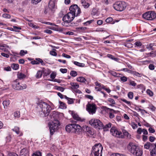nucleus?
Wrapping results in <instances>:
<instances>
[{"instance_id": "f257e3e1", "label": "nucleus", "mask_w": 156, "mask_h": 156, "mask_svg": "<svg viewBox=\"0 0 156 156\" xmlns=\"http://www.w3.org/2000/svg\"><path fill=\"white\" fill-rule=\"evenodd\" d=\"M37 108L41 116H46L49 114L51 106L45 102H41L38 104Z\"/></svg>"}, {"instance_id": "f03ea898", "label": "nucleus", "mask_w": 156, "mask_h": 156, "mask_svg": "<svg viewBox=\"0 0 156 156\" xmlns=\"http://www.w3.org/2000/svg\"><path fill=\"white\" fill-rule=\"evenodd\" d=\"M128 149L133 154L136 156H141L143 154L142 150L138 146L132 143H130L128 146Z\"/></svg>"}, {"instance_id": "7ed1b4c3", "label": "nucleus", "mask_w": 156, "mask_h": 156, "mask_svg": "<svg viewBox=\"0 0 156 156\" xmlns=\"http://www.w3.org/2000/svg\"><path fill=\"white\" fill-rule=\"evenodd\" d=\"M66 130L69 133H79L82 130L81 127L79 125L76 124H69L66 127Z\"/></svg>"}, {"instance_id": "20e7f679", "label": "nucleus", "mask_w": 156, "mask_h": 156, "mask_svg": "<svg viewBox=\"0 0 156 156\" xmlns=\"http://www.w3.org/2000/svg\"><path fill=\"white\" fill-rule=\"evenodd\" d=\"M103 149L101 144H95L92 148L90 156H102Z\"/></svg>"}, {"instance_id": "39448f33", "label": "nucleus", "mask_w": 156, "mask_h": 156, "mask_svg": "<svg viewBox=\"0 0 156 156\" xmlns=\"http://www.w3.org/2000/svg\"><path fill=\"white\" fill-rule=\"evenodd\" d=\"M74 17L73 14L69 12L63 17L62 20L63 22L62 23V25L66 27L68 26L69 23L73 20Z\"/></svg>"}, {"instance_id": "423d86ee", "label": "nucleus", "mask_w": 156, "mask_h": 156, "mask_svg": "<svg viewBox=\"0 0 156 156\" xmlns=\"http://www.w3.org/2000/svg\"><path fill=\"white\" fill-rule=\"evenodd\" d=\"M89 123L92 126L98 129H101L103 127L102 122L98 119H92L89 121Z\"/></svg>"}, {"instance_id": "0eeeda50", "label": "nucleus", "mask_w": 156, "mask_h": 156, "mask_svg": "<svg viewBox=\"0 0 156 156\" xmlns=\"http://www.w3.org/2000/svg\"><path fill=\"white\" fill-rule=\"evenodd\" d=\"M50 131L51 135H52L58 129L59 126L58 121H53L49 124Z\"/></svg>"}, {"instance_id": "6e6552de", "label": "nucleus", "mask_w": 156, "mask_h": 156, "mask_svg": "<svg viewBox=\"0 0 156 156\" xmlns=\"http://www.w3.org/2000/svg\"><path fill=\"white\" fill-rule=\"evenodd\" d=\"M126 6V4L125 2L121 1L116 2L113 5V7L115 9L120 12L124 10Z\"/></svg>"}, {"instance_id": "1a4fd4ad", "label": "nucleus", "mask_w": 156, "mask_h": 156, "mask_svg": "<svg viewBox=\"0 0 156 156\" xmlns=\"http://www.w3.org/2000/svg\"><path fill=\"white\" fill-rule=\"evenodd\" d=\"M70 12L75 17L78 16L81 13L80 9L76 4L71 5L69 8Z\"/></svg>"}, {"instance_id": "9d476101", "label": "nucleus", "mask_w": 156, "mask_h": 156, "mask_svg": "<svg viewBox=\"0 0 156 156\" xmlns=\"http://www.w3.org/2000/svg\"><path fill=\"white\" fill-rule=\"evenodd\" d=\"M12 87L13 89L18 90H23L27 88L26 84L20 85L18 80H16L12 82Z\"/></svg>"}, {"instance_id": "9b49d317", "label": "nucleus", "mask_w": 156, "mask_h": 156, "mask_svg": "<svg viewBox=\"0 0 156 156\" xmlns=\"http://www.w3.org/2000/svg\"><path fill=\"white\" fill-rule=\"evenodd\" d=\"M143 17L147 20H151L155 18L156 14L154 11H149L144 13Z\"/></svg>"}, {"instance_id": "f8f14e48", "label": "nucleus", "mask_w": 156, "mask_h": 156, "mask_svg": "<svg viewBox=\"0 0 156 156\" xmlns=\"http://www.w3.org/2000/svg\"><path fill=\"white\" fill-rule=\"evenodd\" d=\"M86 109L90 114L93 115L96 112L97 106L94 103H88L86 106Z\"/></svg>"}, {"instance_id": "ddd939ff", "label": "nucleus", "mask_w": 156, "mask_h": 156, "mask_svg": "<svg viewBox=\"0 0 156 156\" xmlns=\"http://www.w3.org/2000/svg\"><path fill=\"white\" fill-rule=\"evenodd\" d=\"M110 132L113 136L116 137L121 138H123L124 137L122 133L118 131L115 128H112L110 130Z\"/></svg>"}, {"instance_id": "4468645a", "label": "nucleus", "mask_w": 156, "mask_h": 156, "mask_svg": "<svg viewBox=\"0 0 156 156\" xmlns=\"http://www.w3.org/2000/svg\"><path fill=\"white\" fill-rule=\"evenodd\" d=\"M59 112L56 111L52 112L50 114V116L51 119H53V121H55L56 120L58 121V119L59 118Z\"/></svg>"}, {"instance_id": "2eb2a0df", "label": "nucleus", "mask_w": 156, "mask_h": 156, "mask_svg": "<svg viewBox=\"0 0 156 156\" xmlns=\"http://www.w3.org/2000/svg\"><path fill=\"white\" fill-rule=\"evenodd\" d=\"M154 146V144L152 143L149 142H147L144 144V147L145 149L147 150H151L152 148Z\"/></svg>"}, {"instance_id": "dca6fc26", "label": "nucleus", "mask_w": 156, "mask_h": 156, "mask_svg": "<svg viewBox=\"0 0 156 156\" xmlns=\"http://www.w3.org/2000/svg\"><path fill=\"white\" fill-rule=\"evenodd\" d=\"M12 130L15 132L17 134L19 135L20 136H22L23 135L22 132L20 130V128L18 126H15L12 129Z\"/></svg>"}, {"instance_id": "f3484780", "label": "nucleus", "mask_w": 156, "mask_h": 156, "mask_svg": "<svg viewBox=\"0 0 156 156\" xmlns=\"http://www.w3.org/2000/svg\"><path fill=\"white\" fill-rule=\"evenodd\" d=\"M85 128H86L85 129H84V131L86 132V133L88 136L93 134V132L90 127L87 126H85Z\"/></svg>"}, {"instance_id": "a211bd4d", "label": "nucleus", "mask_w": 156, "mask_h": 156, "mask_svg": "<svg viewBox=\"0 0 156 156\" xmlns=\"http://www.w3.org/2000/svg\"><path fill=\"white\" fill-rule=\"evenodd\" d=\"M20 155H24L25 156H29L28 150L26 148H23L20 152Z\"/></svg>"}, {"instance_id": "6ab92c4d", "label": "nucleus", "mask_w": 156, "mask_h": 156, "mask_svg": "<svg viewBox=\"0 0 156 156\" xmlns=\"http://www.w3.org/2000/svg\"><path fill=\"white\" fill-rule=\"evenodd\" d=\"M55 3L54 1H50L48 4V7L50 9L53 11V9L55 8Z\"/></svg>"}, {"instance_id": "aec40b11", "label": "nucleus", "mask_w": 156, "mask_h": 156, "mask_svg": "<svg viewBox=\"0 0 156 156\" xmlns=\"http://www.w3.org/2000/svg\"><path fill=\"white\" fill-rule=\"evenodd\" d=\"M42 72L44 74V76H48L51 73L50 70L48 69H43L42 70Z\"/></svg>"}, {"instance_id": "412c9836", "label": "nucleus", "mask_w": 156, "mask_h": 156, "mask_svg": "<svg viewBox=\"0 0 156 156\" xmlns=\"http://www.w3.org/2000/svg\"><path fill=\"white\" fill-rule=\"evenodd\" d=\"M70 84L72 87V89L73 90L74 89H77L79 87V84L76 83H71Z\"/></svg>"}, {"instance_id": "4be33fe9", "label": "nucleus", "mask_w": 156, "mask_h": 156, "mask_svg": "<svg viewBox=\"0 0 156 156\" xmlns=\"http://www.w3.org/2000/svg\"><path fill=\"white\" fill-rule=\"evenodd\" d=\"M150 151V155L151 156H156V148L154 147Z\"/></svg>"}, {"instance_id": "5701e85b", "label": "nucleus", "mask_w": 156, "mask_h": 156, "mask_svg": "<svg viewBox=\"0 0 156 156\" xmlns=\"http://www.w3.org/2000/svg\"><path fill=\"white\" fill-rule=\"evenodd\" d=\"M130 72H131L130 73L132 74L133 75H134L138 77H141L143 75V74H142L139 73L136 71H130Z\"/></svg>"}, {"instance_id": "b1692460", "label": "nucleus", "mask_w": 156, "mask_h": 156, "mask_svg": "<svg viewBox=\"0 0 156 156\" xmlns=\"http://www.w3.org/2000/svg\"><path fill=\"white\" fill-rule=\"evenodd\" d=\"M72 115L73 118L76 120L78 121H80L81 120L79 116L78 115L75 113H72Z\"/></svg>"}, {"instance_id": "393cba45", "label": "nucleus", "mask_w": 156, "mask_h": 156, "mask_svg": "<svg viewBox=\"0 0 156 156\" xmlns=\"http://www.w3.org/2000/svg\"><path fill=\"white\" fill-rule=\"evenodd\" d=\"M76 80L78 82L82 83H85L86 81V79L82 76L78 77L76 79Z\"/></svg>"}, {"instance_id": "a878e982", "label": "nucleus", "mask_w": 156, "mask_h": 156, "mask_svg": "<svg viewBox=\"0 0 156 156\" xmlns=\"http://www.w3.org/2000/svg\"><path fill=\"white\" fill-rule=\"evenodd\" d=\"M59 103L60 104L59 107L61 109H66V104L61 101H59Z\"/></svg>"}, {"instance_id": "bb28decb", "label": "nucleus", "mask_w": 156, "mask_h": 156, "mask_svg": "<svg viewBox=\"0 0 156 156\" xmlns=\"http://www.w3.org/2000/svg\"><path fill=\"white\" fill-rule=\"evenodd\" d=\"M10 101L9 100H7L3 101V104L4 108L7 107L10 104Z\"/></svg>"}, {"instance_id": "cd10ccee", "label": "nucleus", "mask_w": 156, "mask_h": 156, "mask_svg": "<svg viewBox=\"0 0 156 156\" xmlns=\"http://www.w3.org/2000/svg\"><path fill=\"white\" fill-rule=\"evenodd\" d=\"M17 75L18 78L20 79L24 78L26 77V76L24 74L22 73H18Z\"/></svg>"}, {"instance_id": "c85d7f7f", "label": "nucleus", "mask_w": 156, "mask_h": 156, "mask_svg": "<svg viewBox=\"0 0 156 156\" xmlns=\"http://www.w3.org/2000/svg\"><path fill=\"white\" fill-rule=\"evenodd\" d=\"M154 45V43H150L147 46V48L149 50H154L153 47Z\"/></svg>"}, {"instance_id": "c756f323", "label": "nucleus", "mask_w": 156, "mask_h": 156, "mask_svg": "<svg viewBox=\"0 0 156 156\" xmlns=\"http://www.w3.org/2000/svg\"><path fill=\"white\" fill-rule=\"evenodd\" d=\"M42 71H40L39 70L37 71V74L36 75V77L37 78L39 79L41 78L42 75Z\"/></svg>"}, {"instance_id": "7c9ffc66", "label": "nucleus", "mask_w": 156, "mask_h": 156, "mask_svg": "<svg viewBox=\"0 0 156 156\" xmlns=\"http://www.w3.org/2000/svg\"><path fill=\"white\" fill-rule=\"evenodd\" d=\"M73 63L75 65L79 67H83L85 66V64L84 63H80L76 61H74Z\"/></svg>"}, {"instance_id": "2f4dec72", "label": "nucleus", "mask_w": 156, "mask_h": 156, "mask_svg": "<svg viewBox=\"0 0 156 156\" xmlns=\"http://www.w3.org/2000/svg\"><path fill=\"white\" fill-rule=\"evenodd\" d=\"M112 125V124L111 123H109L106 125L105 126H104L102 129H104V130L107 131L108 130V129L110 128Z\"/></svg>"}, {"instance_id": "473e14b6", "label": "nucleus", "mask_w": 156, "mask_h": 156, "mask_svg": "<svg viewBox=\"0 0 156 156\" xmlns=\"http://www.w3.org/2000/svg\"><path fill=\"white\" fill-rule=\"evenodd\" d=\"M11 67L13 69L16 70L18 69L19 65L18 64L13 63Z\"/></svg>"}, {"instance_id": "72a5a7b5", "label": "nucleus", "mask_w": 156, "mask_h": 156, "mask_svg": "<svg viewBox=\"0 0 156 156\" xmlns=\"http://www.w3.org/2000/svg\"><path fill=\"white\" fill-rule=\"evenodd\" d=\"M147 55L150 56H152V55H153L152 56V57L156 56V50L154 51H152L150 53L147 54Z\"/></svg>"}, {"instance_id": "f704fd0d", "label": "nucleus", "mask_w": 156, "mask_h": 156, "mask_svg": "<svg viewBox=\"0 0 156 156\" xmlns=\"http://www.w3.org/2000/svg\"><path fill=\"white\" fill-rule=\"evenodd\" d=\"M38 59L39 58H36L35 60H33L31 62V63L33 65H37L39 64V60Z\"/></svg>"}, {"instance_id": "c9c22d12", "label": "nucleus", "mask_w": 156, "mask_h": 156, "mask_svg": "<svg viewBox=\"0 0 156 156\" xmlns=\"http://www.w3.org/2000/svg\"><path fill=\"white\" fill-rule=\"evenodd\" d=\"M20 112L19 111H17L14 113V115L15 118H19L20 117Z\"/></svg>"}, {"instance_id": "e433bc0d", "label": "nucleus", "mask_w": 156, "mask_h": 156, "mask_svg": "<svg viewBox=\"0 0 156 156\" xmlns=\"http://www.w3.org/2000/svg\"><path fill=\"white\" fill-rule=\"evenodd\" d=\"M70 75L72 76L75 77L77 75V73L76 71L72 70L70 72Z\"/></svg>"}, {"instance_id": "4c0bfd02", "label": "nucleus", "mask_w": 156, "mask_h": 156, "mask_svg": "<svg viewBox=\"0 0 156 156\" xmlns=\"http://www.w3.org/2000/svg\"><path fill=\"white\" fill-rule=\"evenodd\" d=\"M147 94L149 95L150 96H152L153 95V92L150 89H147L146 91Z\"/></svg>"}, {"instance_id": "58836bf2", "label": "nucleus", "mask_w": 156, "mask_h": 156, "mask_svg": "<svg viewBox=\"0 0 156 156\" xmlns=\"http://www.w3.org/2000/svg\"><path fill=\"white\" fill-rule=\"evenodd\" d=\"M133 94L132 92H130L128 94V97L130 99H132L133 98Z\"/></svg>"}, {"instance_id": "ea45409f", "label": "nucleus", "mask_w": 156, "mask_h": 156, "mask_svg": "<svg viewBox=\"0 0 156 156\" xmlns=\"http://www.w3.org/2000/svg\"><path fill=\"white\" fill-rule=\"evenodd\" d=\"M32 156H41V153L40 151H37L33 153Z\"/></svg>"}, {"instance_id": "a19ab883", "label": "nucleus", "mask_w": 156, "mask_h": 156, "mask_svg": "<svg viewBox=\"0 0 156 156\" xmlns=\"http://www.w3.org/2000/svg\"><path fill=\"white\" fill-rule=\"evenodd\" d=\"M2 16L3 18L7 19H9L11 17V16L9 14L6 13L4 14Z\"/></svg>"}, {"instance_id": "79ce46f5", "label": "nucleus", "mask_w": 156, "mask_h": 156, "mask_svg": "<svg viewBox=\"0 0 156 156\" xmlns=\"http://www.w3.org/2000/svg\"><path fill=\"white\" fill-rule=\"evenodd\" d=\"M29 25L30 27H31L35 29H37L38 27L37 26L35 25L34 24L32 23H29Z\"/></svg>"}, {"instance_id": "37998d69", "label": "nucleus", "mask_w": 156, "mask_h": 156, "mask_svg": "<svg viewBox=\"0 0 156 156\" xmlns=\"http://www.w3.org/2000/svg\"><path fill=\"white\" fill-rule=\"evenodd\" d=\"M155 139L154 137L151 136H150L149 138V140L151 142H154Z\"/></svg>"}, {"instance_id": "c03bdc74", "label": "nucleus", "mask_w": 156, "mask_h": 156, "mask_svg": "<svg viewBox=\"0 0 156 156\" xmlns=\"http://www.w3.org/2000/svg\"><path fill=\"white\" fill-rule=\"evenodd\" d=\"M27 51H24L23 50H21L20 53V55L21 56H23L24 55L27 54Z\"/></svg>"}, {"instance_id": "a18cd8bd", "label": "nucleus", "mask_w": 156, "mask_h": 156, "mask_svg": "<svg viewBox=\"0 0 156 156\" xmlns=\"http://www.w3.org/2000/svg\"><path fill=\"white\" fill-rule=\"evenodd\" d=\"M121 100L123 102L126 103L128 105H131V102L130 101H128L125 99H122Z\"/></svg>"}, {"instance_id": "49530a36", "label": "nucleus", "mask_w": 156, "mask_h": 156, "mask_svg": "<svg viewBox=\"0 0 156 156\" xmlns=\"http://www.w3.org/2000/svg\"><path fill=\"white\" fill-rule=\"evenodd\" d=\"M107 109L108 110V112H112L113 113H117L119 111H118L115 110L113 109L108 108Z\"/></svg>"}, {"instance_id": "de8ad7c7", "label": "nucleus", "mask_w": 156, "mask_h": 156, "mask_svg": "<svg viewBox=\"0 0 156 156\" xmlns=\"http://www.w3.org/2000/svg\"><path fill=\"white\" fill-rule=\"evenodd\" d=\"M13 30H15V31H14L16 32H19L18 30L21 29V28L20 27H17L15 26H14L13 27Z\"/></svg>"}, {"instance_id": "09e8293b", "label": "nucleus", "mask_w": 156, "mask_h": 156, "mask_svg": "<svg viewBox=\"0 0 156 156\" xmlns=\"http://www.w3.org/2000/svg\"><path fill=\"white\" fill-rule=\"evenodd\" d=\"M67 100L68 103L69 104H72L74 103L73 100V98H69Z\"/></svg>"}, {"instance_id": "8fccbe9b", "label": "nucleus", "mask_w": 156, "mask_h": 156, "mask_svg": "<svg viewBox=\"0 0 156 156\" xmlns=\"http://www.w3.org/2000/svg\"><path fill=\"white\" fill-rule=\"evenodd\" d=\"M41 0H31L32 3L34 4H37L40 2Z\"/></svg>"}, {"instance_id": "3c124183", "label": "nucleus", "mask_w": 156, "mask_h": 156, "mask_svg": "<svg viewBox=\"0 0 156 156\" xmlns=\"http://www.w3.org/2000/svg\"><path fill=\"white\" fill-rule=\"evenodd\" d=\"M50 54L51 55L54 56H56L57 55V54L56 52L53 50L50 51Z\"/></svg>"}, {"instance_id": "603ef678", "label": "nucleus", "mask_w": 156, "mask_h": 156, "mask_svg": "<svg viewBox=\"0 0 156 156\" xmlns=\"http://www.w3.org/2000/svg\"><path fill=\"white\" fill-rule=\"evenodd\" d=\"M56 87H57V90H59L61 92H63L64 90V88H63V87L58 86H56Z\"/></svg>"}, {"instance_id": "864d4df0", "label": "nucleus", "mask_w": 156, "mask_h": 156, "mask_svg": "<svg viewBox=\"0 0 156 156\" xmlns=\"http://www.w3.org/2000/svg\"><path fill=\"white\" fill-rule=\"evenodd\" d=\"M134 44L136 46L140 47L142 45V44L141 42L138 41L135 42L134 43Z\"/></svg>"}, {"instance_id": "5fc2aeb1", "label": "nucleus", "mask_w": 156, "mask_h": 156, "mask_svg": "<svg viewBox=\"0 0 156 156\" xmlns=\"http://www.w3.org/2000/svg\"><path fill=\"white\" fill-rule=\"evenodd\" d=\"M131 125L132 128L134 129L137 128L138 127L137 125L134 122H132Z\"/></svg>"}, {"instance_id": "6e6d98bb", "label": "nucleus", "mask_w": 156, "mask_h": 156, "mask_svg": "<svg viewBox=\"0 0 156 156\" xmlns=\"http://www.w3.org/2000/svg\"><path fill=\"white\" fill-rule=\"evenodd\" d=\"M108 101L112 104H115V102L114 100L112 98H108Z\"/></svg>"}, {"instance_id": "4d7b16f0", "label": "nucleus", "mask_w": 156, "mask_h": 156, "mask_svg": "<svg viewBox=\"0 0 156 156\" xmlns=\"http://www.w3.org/2000/svg\"><path fill=\"white\" fill-rule=\"evenodd\" d=\"M67 70L66 69H60V71L62 73H64L67 72Z\"/></svg>"}, {"instance_id": "13d9d810", "label": "nucleus", "mask_w": 156, "mask_h": 156, "mask_svg": "<svg viewBox=\"0 0 156 156\" xmlns=\"http://www.w3.org/2000/svg\"><path fill=\"white\" fill-rule=\"evenodd\" d=\"M148 131L151 133H154L155 132V129L151 127H150L148 129Z\"/></svg>"}, {"instance_id": "bf43d9fd", "label": "nucleus", "mask_w": 156, "mask_h": 156, "mask_svg": "<svg viewBox=\"0 0 156 156\" xmlns=\"http://www.w3.org/2000/svg\"><path fill=\"white\" fill-rule=\"evenodd\" d=\"M113 20V19L112 18L110 17L108 18L106 20V22L107 23H109L112 22Z\"/></svg>"}, {"instance_id": "052dcab7", "label": "nucleus", "mask_w": 156, "mask_h": 156, "mask_svg": "<svg viewBox=\"0 0 156 156\" xmlns=\"http://www.w3.org/2000/svg\"><path fill=\"white\" fill-rule=\"evenodd\" d=\"M109 112V117L110 119H112L115 116L113 113L112 112Z\"/></svg>"}, {"instance_id": "680f3d73", "label": "nucleus", "mask_w": 156, "mask_h": 156, "mask_svg": "<svg viewBox=\"0 0 156 156\" xmlns=\"http://www.w3.org/2000/svg\"><path fill=\"white\" fill-rule=\"evenodd\" d=\"M120 79L123 82H126L127 80V77L124 76L121 77Z\"/></svg>"}, {"instance_id": "e2e57ef3", "label": "nucleus", "mask_w": 156, "mask_h": 156, "mask_svg": "<svg viewBox=\"0 0 156 156\" xmlns=\"http://www.w3.org/2000/svg\"><path fill=\"white\" fill-rule=\"evenodd\" d=\"M129 84L133 86H135L136 85V83L133 81H130Z\"/></svg>"}, {"instance_id": "0e129e2a", "label": "nucleus", "mask_w": 156, "mask_h": 156, "mask_svg": "<svg viewBox=\"0 0 156 156\" xmlns=\"http://www.w3.org/2000/svg\"><path fill=\"white\" fill-rule=\"evenodd\" d=\"M93 21V20H91L90 21H87L86 22H84L83 23V24L84 25H85L86 26H87L88 25H89Z\"/></svg>"}, {"instance_id": "69168bd1", "label": "nucleus", "mask_w": 156, "mask_h": 156, "mask_svg": "<svg viewBox=\"0 0 156 156\" xmlns=\"http://www.w3.org/2000/svg\"><path fill=\"white\" fill-rule=\"evenodd\" d=\"M144 135H147L148 134V132L147 130L145 129H142V132Z\"/></svg>"}, {"instance_id": "338daca9", "label": "nucleus", "mask_w": 156, "mask_h": 156, "mask_svg": "<svg viewBox=\"0 0 156 156\" xmlns=\"http://www.w3.org/2000/svg\"><path fill=\"white\" fill-rule=\"evenodd\" d=\"M137 133L139 134H141L142 132V129L141 128H139L137 130Z\"/></svg>"}, {"instance_id": "774afa93", "label": "nucleus", "mask_w": 156, "mask_h": 156, "mask_svg": "<svg viewBox=\"0 0 156 156\" xmlns=\"http://www.w3.org/2000/svg\"><path fill=\"white\" fill-rule=\"evenodd\" d=\"M7 156H18V155L15 153H10L8 154Z\"/></svg>"}]
</instances>
